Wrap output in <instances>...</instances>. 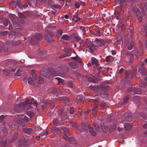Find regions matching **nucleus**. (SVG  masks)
<instances>
[{"instance_id": "1", "label": "nucleus", "mask_w": 147, "mask_h": 147, "mask_svg": "<svg viewBox=\"0 0 147 147\" xmlns=\"http://www.w3.org/2000/svg\"><path fill=\"white\" fill-rule=\"evenodd\" d=\"M17 62L15 61L11 60L9 61L7 64L6 69L3 70V71L4 75L8 76L11 71L14 72L16 69L15 66Z\"/></svg>"}, {"instance_id": "2", "label": "nucleus", "mask_w": 147, "mask_h": 147, "mask_svg": "<svg viewBox=\"0 0 147 147\" xmlns=\"http://www.w3.org/2000/svg\"><path fill=\"white\" fill-rule=\"evenodd\" d=\"M69 70L68 67L67 66H65L64 69H62L61 68H59L58 70L52 73L51 75L52 76L58 75L64 77L65 76L66 72L68 71Z\"/></svg>"}, {"instance_id": "3", "label": "nucleus", "mask_w": 147, "mask_h": 147, "mask_svg": "<svg viewBox=\"0 0 147 147\" xmlns=\"http://www.w3.org/2000/svg\"><path fill=\"white\" fill-rule=\"evenodd\" d=\"M32 104H34V106H36L37 105L36 103L34 101L32 100L30 101L29 99H27L24 102H19V107L20 106H24L26 105H28L25 107L24 108L25 109H29L32 108V107L30 106V105Z\"/></svg>"}, {"instance_id": "4", "label": "nucleus", "mask_w": 147, "mask_h": 147, "mask_svg": "<svg viewBox=\"0 0 147 147\" xmlns=\"http://www.w3.org/2000/svg\"><path fill=\"white\" fill-rule=\"evenodd\" d=\"M132 2H133L132 1L131 2H129V0H118L117 1V3L120 7L121 11H123V8L125 6H130Z\"/></svg>"}, {"instance_id": "5", "label": "nucleus", "mask_w": 147, "mask_h": 147, "mask_svg": "<svg viewBox=\"0 0 147 147\" xmlns=\"http://www.w3.org/2000/svg\"><path fill=\"white\" fill-rule=\"evenodd\" d=\"M125 70V84L129 85L131 82V78L133 77V74H130V73L128 72L127 70Z\"/></svg>"}, {"instance_id": "6", "label": "nucleus", "mask_w": 147, "mask_h": 147, "mask_svg": "<svg viewBox=\"0 0 147 147\" xmlns=\"http://www.w3.org/2000/svg\"><path fill=\"white\" fill-rule=\"evenodd\" d=\"M42 35L39 33H36L35 35L34 38H32L31 42L32 44L35 45L37 43L38 41L42 39Z\"/></svg>"}, {"instance_id": "7", "label": "nucleus", "mask_w": 147, "mask_h": 147, "mask_svg": "<svg viewBox=\"0 0 147 147\" xmlns=\"http://www.w3.org/2000/svg\"><path fill=\"white\" fill-rule=\"evenodd\" d=\"M105 68L104 67L100 66L99 65L95 67V73L97 77H100V74L102 73Z\"/></svg>"}, {"instance_id": "8", "label": "nucleus", "mask_w": 147, "mask_h": 147, "mask_svg": "<svg viewBox=\"0 0 147 147\" xmlns=\"http://www.w3.org/2000/svg\"><path fill=\"white\" fill-rule=\"evenodd\" d=\"M26 17L25 16L19 12V30L23 29L22 26L20 27V24H23L25 22Z\"/></svg>"}, {"instance_id": "9", "label": "nucleus", "mask_w": 147, "mask_h": 147, "mask_svg": "<svg viewBox=\"0 0 147 147\" xmlns=\"http://www.w3.org/2000/svg\"><path fill=\"white\" fill-rule=\"evenodd\" d=\"M58 115L62 119H65L67 118V114L66 113V110L62 111L59 110L58 112Z\"/></svg>"}, {"instance_id": "10", "label": "nucleus", "mask_w": 147, "mask_h": 147, "mask_svg": "<svg viewBox=\"0 0 147 147\" xmlns=\"http://www.w3.org/2000/svg\"><path fill=\"white\" fill-rule=\"evenodd\" d=\"M80 44L81 46L83 45L84 47H85L86 48H88L93 44L90 40L86 39L84 41V43L83 44L82 42H80Z\"/></svg>"}, {"instance_id": "11", "label": "nucleus", "mask_w": 147, "mask_h": 147, "mask_svg": "<svg viewBox=\"0 0 147 147\" xmlns=\"http://www.w3.org/2000/svg\"><path fill=\"white\" fill-rule=\"evenodd\" d=\"M136 45L135 42L133 40L130 41L128 43L127 46L128 49L131 50L132 49H134L136 48Z\"/></svg>"}, {"instance_id": "12", "label": "nucleus", "mask_w": 147, "mask_h": 147, "mask_svg": "<svg viewBox=\"0 0 147 147\" xmlns=\"http://www.w3.org/2000/svg\"><path fill=\"white\" fill-rule=\"evenodd\" d=\"M100 28L97 26L94 29V31L92 32V34L96 36H100L102 34V33L100 31Z\"/></svg>"}, {"instance_id": "13", "label": "nucleus", "mask_w": 147, "mask_h": 147, "mask_svg": "<svg viewBox=\"0 0 147 147\" xmlns=\"http://www.w3.org/2000/svg\"><path fill=\"white\" fill-rule=\"evenodd\" d=\"M59 99L64 104H67L71 101L70 99L66 96L61 97Z\"/></svg>"}, {"instance_id": "14", "label": "nucleus", "mask_w": 147, "mask_h": 147, "mask_svg": "<svg viewBox=\"0 0 147 147\" xmlns=\"http://www.w3.org/2000/svg\"><path fill=\"white\" fill-rule=\"evenodd\" d=\"M129 63H132L134 61V57L133 54L129 53H126L125 54Z\"/></svg>"}, {"instance_id": "15", "label": "nucleus", "mask_w": 147, "mask_h": 147, "mask_svg": "<svg viewBox=\"0 0 147 147\" xmlns=\"http://www.w3.org/2000/svg\"><path fill=\"white\" fill-rule=\"evenodd\" d=\"M91 62L92 65L94 67H95L99 65L98 61L94 57L91 58Z\"/></svg>"}, {"instance_id": "16", "label": "nucleus", "mask_w": 147, "mask_h": 147, "mask_svg": "<svg viewBox=\"0 0 147 147\" xmlns=\"http://www.w3.org/2000/svg\"><path fill=\"white\" fill-rule=\"evenodd\" d=\"M126 119L128 121H131L133 119L134 117L131 113H126L124 114Z\"/></svg>"}, {"instance_id": "17", "label": "nucleus", "mask_w": 147, "mask_h": 147, "mask_svg": "<svg viewBox=\"0 0 147 147\" xmlns=\"http://www.w3.org/2000/svg\"><path fill=\"white\" fill-rule=\"evenodd\" d=\"M95 40V42L96 44L100 47H101L102 45H104L105 44V42L102 40L96 38Z\"/></svg>"}, {"instance_id": "18", "label": "nucleus", "mask_w": 147, "mask_h": 147, "mask_svg": "<svg viewBox=\"0 0 147 147\" xmlns=\"http://www.w3.org/2000/svg\"><path fill=\"white\" fill-rule=\"evenodd\" d=\"M138 72L144 76H146L147 74L146 69L144 67H142L141 68H139Z\"/></svg>"}, {"instance_id": "19", "label": "nucleus", "mask_w": 147, "mask_h": 147, "mask_svg": "<svg viewBox=\"0 0 147 147\" xmlns=\"http://www.w3.org/2000/svg\"><path fill=\"white\" fill-rule=\"evenodd\" d=\"M88 128L89 129V131L92 135L93 136H95L96 135V133L94 130L93 127H91L90 125L87 124Z\"/></svg>"}, {"instance_id": "20", "label": "nucleus", "mask_w": 147, "mask_h": 147, "mask_svg": "<svg viewBox=\"0 0 147 147\" xmlns=\"http://www.w3.org/2000/svg\"><path fill=\"white\" fill-rule=\"evenodd\" d=\"M45 37V40L48 42H51L53 40V36L50 34H46Z\"/></svg>"}, {"instance_id": "21", "label": "nucleus", "mask_w": 147, "mask_h": 147, "mask_svg": "<svg viewBox=\"0 0 147 147\" xmlns=\"http://www.w3.org/2000/svg\"><path fill=\"white\" fill-rule=\"evenodd\" d=\"M132 10L134 13L136 14L137 17H138L140 13V10L136 7H133Z\"/></svg>"}, {"instance_id": "22", "label": "nucleus", "mask_w": 147, "mask_h": 147, "mask_svg": "<svg viewBox=\"0 0 147 147\" xmlns=\"http://www.w3.org/2000/svg\"><path fill=\"white\" fill-rule=\"evenodd\" d=\"M23 131L25 133L27 134H30L32 131L31 128H23Z\"/></svg>"}, {"instance_id": "23", "label": "nucleus", "mask_w": 147, "mask_h": 147, "mask_svg": "<svg viewBox=\"0 0 147 147\" xmlns=\"http://www.w3.org/2000/svg\"><path fill=\"white\" fill-rule=\"evenodd\" d=\"M71 58L78 62L80 63H82L81 59L77 55H76L75 57H71Z\"/></svg>"}, {"instance_id": "24", "label": "nucleus", "mask_w": 147, "mask_h": 147, "mask_svg": "<svg viewBox=\"0 0 147 147\" xmlns=\"http://www.w3.org/2000/svg\"><path fill=\"white\" fill-rule=\"evenodd\" d=\"M69 66L73 69H76L78 67L77 63L74 61H71L69 63Z\"/></svg>"}, {"instance_id": "25", "label": "nucleus", "mask_w": 147, "mask_h": 147, "mask_svg": "<svg viewBox=\"0 0 147 147\" xmlns=\"http://www.w3.org/2000/svg\"><path fill=\"white\" fill-rule=\"evenodd\" d=\"M133 95L135 94H140L141 93V90L138 88H134L133 89Z\"/></svg>"}, {"instance_id": "26", "label": "nucleus", "mask_w": 147, "mask_h": 147, "mask_svg": "<svg viewBox=\"0 0 147 147\" xmlns=\"http://www.w3.org/2000/svg\"><path fill=\"white\" fill-rule=\"evenodd\" d=\"M139 115L144 119L147 120V113L146 112H140L139 113Z\"/></svg>"}, {"instance_id": "27", "label": "nucleus", "mask_w": 147, "mask_h": 147, "mask_svg": "<svg viewBox=\"0 0 147 147\" xmlns=\"http://www.w3.org/2000/svg\"><path fill=\"white\" fill-rule=\"evenodd\" d=\"M63 131L65 132V133H64V136L63 137L65 139H66L68 138L67 134H68L69 129L67 127H64L63 128Z\"/></svg>"}, {"instance_id": "28", "label": "nucleus", "mask_w": 147, "mask_h": 147, "mask_svg": "<svg viewBox=\"0 0 147 147\" xmlns=\"http://www.w3.org/2000/svg\"><path fill=\"white\" fill-rule=\"evenodd\" d=\"M83 98V96L82 95H78L76 97V101L77 103L82 102V101Z\"/></svg>"}, {"instance_id": "29", "label": "nucleus", "mask_w": 147, "mask_h": 147, "mask_svg": "<svg viewBox=\"0 0 147 147\" xmlns=\"http://www.w3.org/2000/svg\"><path fill=\"white\" fill-rule=\"evenodd\" d=\"M108 90V87L107 85L103 86L101 87V92H107Z\"/></svg>"}, {"instance_id": "30", "label": "nucleus", "mask_w": 147, "mask_h": 147, "mask_svg": "<svg viewBox=\"0 0 147 147\" xmlns=\"http://www.w3.org/2000/svg\"><path fill=\"white\" fill-rule=\"evenodd\" d=\"M19 118L22 119L26 123H28V118L26 116H24V115H21L20 116L19 115Z\"/></svg>"}, {"instance_id": "31", "label": "nucleus", "mask_w": 147, "mask_h": 147, "mask_svg": "<svg viewBox=\"0 0 147 147\" xmlns=\"http://www.w3.org/2000/svg\"><path fill=\"white\" fill-rule=\"evenodd\" d=\"M88 88L93 91H95L97 90L98 88V86L94 85H91L90 86H88Z\"/></svg>"}, {"instance_id": "32", "label": "nucleus", "mask_w": 147, "mask_h": 147, "mask_svg": "<svg viewBox=\"0 0 147 147\" xmlns=\"http://www.w3.org/2000/svg\"><path fill=\"white\" fill-rule=\"evenodd\" d=\"M88 51L92 53L96 51V49L95 46L92 44L91 46L88 47Z\"/></svg>"}, {"instance_id": "33", "label": "nucleus", "mask_w": 147, "mask_h": 147, "mask_svg": "<svg viewBox=\"0 0 147 147\" xmlns=\"http://www.w3.org/2000/svg\"><path fill=\"white\" fill-rule=\"evenodd\" d=\"M129 99V97L127 96H125L124 99H123V101L120 103V105L121 106H122L125 105L127 102V101Z\"/></svg>"}, {"instance_id": "34", "label": "nucleus", "mask_w": 147, "mask_h": 147, "mask_svg": "<svg viewBox=\"0 0 147 147\" xmlns=\"http://www.w3.org/2000/svg\"><path fill=\"white\" fill-rule=\"evenodd\" d=\"M64 50L65 53V54H66V55H69V56L70 55L69 53H71L72 50L71 48L66 47L64 49Z\"/></svg>"}, {"instance_id": "35", "label": "nucleus", "mask_w": 147, "mask_h": 147, "mask_svg": "<svg viewBox=\"0 0 147 147\" xmlns=\"http://www.w3.org/2000/svg\"><path fill=\"white\" fill-rule=\"evenodd\" d=\"M109 94L107 92H101L100 94V97L102 98H106L108 96Z\"/></svg>"}, {"instance_id": "36", "label": "nucleus", "mask_w": 147, "mask_h": 147, "mask_svg": "<svg viewBox=\"0 0 147 147\" xmlns=\"http://www.w3.org/2000/svg\"><path fill=\"white\" fill-rule=\"evenodd\" d=\"M72 19L76 22H78L80 20V18L78 17L77 15L76 14L73 15Z\"/></svg>"}, {"instance_id": "37", "label": "nucleus", "mask_w": 147, "mask_h": 147, "mask_svg": "<svg viewBox=\"0 0 147 147\" xmlns=\"http://www.w3.org/2000/svg\"><path fill=\"white\" fill-rule=\"evenodd\" d=\"M61 38L64 40H67L70 39V37L69 35L64 34L62 36Z\"/></svg>"}, {"instance_id": "38", "label": "nucleus", "mask_w": 147, "mask_h": 147, "mask_svg": "<svg viewBox=\"0 0 147 147\" xmlns=\"http://www.w3.org/2000/svg\"><path fill=\"white\" fill-rule=\"evenodd\" d=\"M124 125L125 129L127 130H129L132 127L131 125L129 123H125Z\"/></svg>"}, {"instance_id": "39", "label": "nucleus", "mask_w": 147, "mask_h": 147, "mask_svg": "<svg viewBox=\"0 0 147 147\" xmlns=\"http://www.w3.org/2000/svg\"><path fill=\"white\" fill-rule=\"evenodd\" d=\"M117 126V124L115 123H113L111 124L110 126V129L112 131L114 130Z\"/></svg>"}, {"instance_id": "40", "label": "nucleus", "mask_w": 147, "mask_h": 147, "mask_svg": "<svg viewBox=\"0 0 147 147\" xmlns=\"http://www.w3.org/2000/svg\"><path fill=\"white\" fill-rule=\"evenodd\" d=\"M56 78L58 81V84H59L62 85L63 84L64 81L63 79L59 78Z\"/></svg>"}, {"instance_id": "41", "label": "nucleus", "mask_w": 147, "mask_h": 147, "mask_svg": "<svg viewBox=\"0 0 147 147\" xmlns=\"http://www.w3.org/2000/svg\"><path fill=\"white\" fill-rule=\"evenodd\" d=\"M37 82L39 84H42L44 83L43 79L41 77H39L37 80Z\"/></svg>"}, {"instance_id": "42", "label": "nucleus", "mask_w": 147, "mask_h": 147, "mask_svg": "<svg viewBox=\"0 0 147 147\" xmlns=\"http://www.w3.org/2000/svg\"><path fill=\"white\" fill-rule=\"evenodd\" d=\"M12 23L13 24V25L14 26V27L18 29V24L17 22L15 20V19H12L11 20Z\"/></svg>"}, {"instance_id": "43", "label": "nucleus", "mask_w": 147, "mask_h": 147, "mask_svg": "<svg viewBox=\"0 0 147 147\" xmlns=\"http://www.w3.org/2000/svg\"><path fill=\"white\" fill-rule=\"evenodd\" d=\"M26 142V141L24 140V137H22L20 140H19V146L20 145H23Z\"/></svg>"}, {"instance_id": "44", "label": "nucleus", "mask_w": 147, "mask_h": 147, "mask_svg": "<svg viewBox=\"0 0 147 147\" xmlns=\"http://www.w3.org/2000/svg\"><path fill=\"white\" fill-rule=\"evenodd\" d=\"M51 7L53 9H60L61 6L60 5H52L51 6Z\"/></svg>"}, {"instance_id": "45", "label": "nucleus", "mask_w": 147, "mask_h": 147, "mask_svg": "<svg viewBox=\"0 0 147 147\" xmlns=\"http://www.w3.org/2000/svg\"><path fill=\"white\" fill-rule=\"evenodd\" d=\"M112 57L111 55H109L106 57L105 58V60L108 63L110 62L111 60Z\"/></svg>"}, {"instance_id": "46", "label": "nucleus", "mask_w": 147, "mask_h": 147, "mask_svg": "<svg viewBox=\"0 0 147 147\" xmlns=\"http://www.w3.org/2000/svg\"><path fill=\"white\" fill-rule=\"evenodd\" d=\"M28 83L30 85H32L34 84L33 80L31 77H29L28 80Z\"/></svg>"}, {"instance_id": "47", "label": "nucleus", "mask_w": 147, "mask_h": 147, "mask_svg": "<svg viewBox=\"0 0 147 147\" xmlns=\"http://www.w3.org/2000/svg\"><path fill=\"white\" fill-rule=\"evenodd\" d=\"M133 100L135 103H138V105H139L140 103V102L139 100L138 96L136 97H134L133 99Z\"/></svg>"}, {"instance_id": "48", "label": "nucleus", "mask_w": 147, "mask_h": 147, "mask_svg": "<svg viewBox=\"0 0 147 147\" xmlns=\"http://www.w3.org/2000/svg\"><path fill=\"white\" fill-rule=\"evenodd\" d=\"M129 32L130 33V34H131V36L132 37H133V36L134 35V32L133 31V28L131 26H130L129 27Z\"/></svg>"}, {"instance_id": "49", "label": "nucleus", "mask_w": 147, "mask_h": 147, "mask_svg": "<svg viewBox=\"0 0 147 147\" xmlns=\"http://www.w3.org/2000/svg\"><path fill=\"white\" fill-rule=\"evenodd\" d=\"M53 123L56 125H60L59 121L57 119H54L53 121Z\"/></svg>"}, {"instance_id": "50", "label": "nucleus", "mask_w": 147, "mask_h": 147, "mask_svg": "<svg viewBox=\"0 0 147 147\" xmlns=\"http://www.w3.org/2000/svg\"><path fill=\"white\" fill-rule=\"evenodd\" d=\"M87 124H88V123L86 124L85 123H84L82 124V127L84 131L87 130V127H88Z\"/></svg>"}, {"instance_id": "51", "label": "nucleus", "mask_w": 147, "mask_h": 147, "mask_svg": "<svg viewBox=\"0 0 147 147\" xmlns=\"http://www.w3.org/2000/svg\"><path fill=\"white\" fill-rule=\"evenodd\" d=\"M9 23V20L7 19L3 21V24L5 26H7Z\"/></svg>"}, {"instance_id": "52", "label": "nucleus", "mask_w": 147, "mask_h": 147, "mask_svg": "<svg viewBox=\"0 0 147 147\" xmlns=\"http://www.w3.org/2000/svg\"><path fill=\"white\" fill-rule=\"evenodd\" d=\"M74 127L77 129L79 130L81 132L82 131V129H80L81 126L79 124L76 123Z\"/></svg>"}, {"instance_id": "53", "label": "nucleus", "mask_w": 147, "mask_h": 147, "mask_svg": "<svg viewBox=\"0 0 147 147\" xmlns=\"http://www.w3.org/2000/svg\"><path fill=\"white\" fill-rule=\"evenodd\" d=\"M140 87H142L143 88H145L146 86V85L145 82L144 81H142L139 84Z\"/></svg>"}, {"instance_id": "54", "label": "nucleus", "mask_w": 147, "mask_h": 147, "mask_svg": "<svg viewBox=\"0 0 147 147\" xmlns=\"http://www.w3.org/2000/svg\"><path fill=\"white\" fill-rule=\"evenodd\" d=\"M106 103L103 101H102L100 102V106L102 108H104L105 106Z\"/></svg>"}, {"instance_id": "55", "label": "nucleus", "mask_w": 147, "mask_h": 147, "mask_svg": "<svg viewBox=\"0 0 147 147\" xmlns=\"http://www.w3.org/2000/svg\"><path fill=\"white\" fill-rule=\"evenodd\" d=\"M57 35L59 37H60L62 34V31L61 29H59L57 32Z\"/></svg>"}, {"instance_id": "56", "label": "nucleus", "mask_w": 147, "mask_h": 147, "mask_svg": "<svg viewBox=\"0 0 147 147\" xmlns=\"http://www.w3.org/2000/svg\"><path fill=\"white\" fill-rule=\"evenodd\" d=\"M58 129L55 127H52L51 129V131L53 133H55L58 130Z\"/></svg>"}, {"instance_id": "57", "label": "nucleus", "mask_w": 147, "mask_h": 147, "mask_svg": "<svg viewBox=\"0 0 147 147\" xmlns=\"http://www.w3.org/2000/svg\"><path fill=\"white\" fill-rule=\"evenodd\" d=\"M42 103H44V104L42 105V109H43L46 106L47 104V102L46 100H42Z\"/></svg>"}, {"instance_id": "58", "label": "nucleus", "mask_w": 147, "mask_h": 147, "mask_svg": "<svg viewBox=\"0 0 147 147\" xmlns=\"http://www.w3.org/2000/svg\"><path fill=\"white\" fill-rule=\"evenodd\" d=\"M55 94H60L61 95L63 94L62 92L59 89V88H57Z\"/></svg>"}, {"instance_id": "59", "label": "nucleus", "mask_w": 147, "mask_h": 147, "mask_svg": "<svg viewBox=\"0 0 147 147\" xmlns=\"http://www.w3.org/2000/svg\"><path fill=\"white\" fill-rule=\"evenodd\" d=\"M68 141L70 144H73V142H74V138H73L70 137L68 139Z\"/></svg>"}, {"instance_id": "60", "label": "nucleus", "mask_w": 147, "mask_h": 147, "mask_svg": "<svg viewBox=\"0 0 147 147\" xmlns=\"http://www.w3.org/2000/svg\"><path fill=\"white\" fill-rule=\"evenodd\" d=\"M85 28L84 26H81L80 27V30H82V32L83 33V34L85 33L86 32V30L85 29Z\"/></svg>"}, {"instance_id": "61", "label": "nucleus", "mask_w": 147, "mask_h": 147, "mask_svg": "<svg viewBox=\"0 0 147 147\" xmlns=\"http://www.w3.org/2000/svg\"><path fill=\"white\" fill-rule=\"evenodd\" d=\"M88 81H90L95 83L96 82V80H94L91 78H88Z\"/></svg>"}, {"instance_id": "62", "label": "nucleus", "mask_w": 147, "mask_h": 147, "mask_svg": "<svg viewBox=\"0 0 147 147\" xmlns=\"http://www.w3.org/2000/svg\"><path fill=\"white\" fill-rule=\"evenodd\" d=\"M134 88L131 87H128L127 88V92H133V89Z\"/></svg>"}, {"instance_id": "63", "label": "nucleus", "mask_w": 147, "mask_h": 147, "mask_svg": "<svg viewBox=\"0 0 147 147\" xmlns=\"http://www.w3.org/2000/svg\"><path fill=\"white\" fill-rule=\"evenodd\" d=\"M124 71V68H121L118 71V73L119 74H121L123 73Z\"/></svg>"}, {"instance_id": "64", "label": "nucleus", "mask_w": 147, "mask_h": 147, "mask_svg": "<svg viewBox=\"0 0 147 147\" xmlns=\"http://www.w3.org/2000/svg\"><path fill=\"white\" fill-rule=\"evenodd\" d=\"M69 113L70 114L72 115L74 112V108L71 107L70 108L69 110Z\"/></svg>"}]
</instances>
